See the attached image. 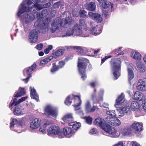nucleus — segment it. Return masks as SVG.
<instances>
[{
  "label": "nucleus",
  "instance_id": "1",
  "mask_svg": "<svg viewBox=\"0 0 146 146\" xmlns=\"http://www.w3.org/2000/svg\"><path fill=\"white\" fill-rule=\"evenodd\" d=\"M94 124L100 127L103 129L109 134V136L112 138L117 137L119 135L117 133V130L109 125L106 124L104 120L98 117L96 118L94 122Z\"/></svg>",
  "mask_w": 146,
  "mask_h": 146
},
{
  "label": "nucleus",
  "instance_id": "2",
  "mask_svg": "<svg viewBox=\"0 0 146 146\" xmlns=\"http://www.w3.org/2000/svg\"><path fill=\"white\" fill-rule=\"evenodd\" d=\"M71 22V19L68 17L62 20L58 17L51 21L50 30L51 33H54L60 26L66 27V25H70Z\"/></svg>",
  "mask_w": 146,
  "mask_h": 146
},
{
  "label": "nucleus",
  "instance_id": "3",
  "mask_svg": "<svg viewBox=\"0 0 146 146\" xmlns=\"http://www.w3.org/2000/svg\"><path fill=\"white\" fill-rule=\"evenodd\" d=\"M78 59L77 66L78 72L82 76L81 79L84 80L87 77L85 72L86 69L87 65L89 63V61L87 59L82 57H79Z\"/></svg>",
  "mask_w": 146,
  "mask_h": 146
},
{
  "label": "nucleus",
  "instance_id": "4",
  "mask_svg": "<svg viewBox=\"0 0 146 146\" xmlns=\"http://www.w3.org/2000/svg\"><path fill=\"white\" fill-rule=\"evenodd\" d=\"M112 71L115 80L117 79L120 76L121 70V61L119 58H113L110 62Z\"/></svg>",
  "mask_w": 146,
  "mask_h": 146
},
{
  "label": "nucleus",
  "instance_id": "5",
  "mask_svg": "<svg viewBox=\"0 0 146 146\" xmlns=\"http://www.w3.org/2000/svg\"><path fill=\"white\" fill-rule=\"evenodd\" d=\"M86 33V32H85V34H84V33H83L82 30L78 26L77 24H76L74 26L72 30L70 29L68 31L65 35L62 36V37L70 36L73 35L74 33H75L76 36L84 37H88L89 36V34Z\"/></svg>",
  "mask_w": 146,
  "mask_h": 146
},
{
  "label": "nucleus",
  "instance_id": "6",
  "mask_svg": "<svg viewBox=\"0 0 146 146\" xmlns=\"http://www.w3.org/2000/svg\"><path fill=\"white\" fill-rule=\"evenodd\" d=\"M72 100H74V102L77 104H74V106L75 110H78L80 109V106L82 103V101L80 97L77 95L69 96L66 98L64 101L65 104L67 105H70L72 102Z\"/></svg>",
  "mask_w": 146,
  "mask_h": 146
},
{
  "label": "nucleus",
  "instance_id": "7",
  "mask_svg": "<svg viewBox=\"0 0 146 146\" xmlns=\"http://www.w3.org/2000/svg\"><path fill=\"white\" fill-rule=\"evenodd\" d=\"M64 51V49H62L58 50L53 54V56H51L40 60L39 65L40 66L46 64L50 61L53 57L56 58L62 55Z\"/></svg>",
  "mask_w": 146,
  "mask_h": 146
},
{
  "label": "nucleus",
  "instance_id": "8",
  "mask_svg": "<svg viewBox=\"0 0 146 146\" xmlns=\"http://www.w3.org/2000/svg\"><path fill=\"white\" fill-rule=\"evenodd\" d=\"M43 8L42 5L41 4H35L32 5L31 7H25V9H20L18 15L20 16L23 13L25 12H28L32 10L33 9H34L33 10V13H35L38 10H40Z\"/></svg>",
  "mask_w": 146,
  "mask_h": 146
},
{
  "label": "nucleus",
  "instance_id": "9",
  "mask_svg": "<svg viewBox=\"0 0 146 146\" xmlns=\"http://www.w3.org/2000/svg\"><path fill=\"white\" fill-rule=\"evenodd\" d=\"M36 67V64L34 63L32 65L28 68H25L23 70V73L24 76L25 75V73H27L28 75L26 78L23 79V80L25 81V83H27L29 78L32 77V73H33Z\"/></svg>",
  "mask_w": 146,
  "mask_h": 146
},
{
  "label": "nucleus",
  "instance_id": "10",
  "mask_svg": "<svg viewBox=\"0 0 146 146\" xmlns=\"http://www.w3.org/2000/svg\"><path fill=\"white\" fill-rule=\"evenodd\" d=\"M48 134H53L58 135L59 138H61L63 137L62 130L59 127L57 126H52L48 129Z\"/></svg>",
  "mask_w": 146,
  "mask_h": 146
},
{
  "label": "nucleus",
  "instance_id": "11",
  "mask_svg": "<svg viewBox=\"0 0 146 146\" xmlns=\"http://www.w3.org/2000/svg\"><path fill=\"white\" fill-rule=\"evenodd\" d=\"M45 111L48 115L53 117H56L58 114L57 109L50 105H48L46 107Z\"/></svg>",
  "mask_w": 146,
  "mask_h": 146
},
{
  "label": "nucleus",
  "instance_id": "12",
  "mask_svg": "<svg viewBox=\"0 0 146 146\" xmlns=\"http://www.w3.org/2000/svg\"><path fill=\"white\" fill-rule=\"evenodd\" d=\"M107 123L112 125L115 126H119L121 124L120 121L117 118L108 116L105 118Z\"/></svg>",
  "mask_w": 146,
  "mask_h": 146
},
{
  "label": "nucleus",
  "instance_id": "13",
  "mask_svg": "<svg viewBox=\"0 0 146 146\" xmlns=\"http://www.w3.org/2000/svg\"><path fill=\"white\" fill-rule=\"evenodd\" d=\"M137 88L142 91L146 90V76L144 77L142 79H140L137 83Z\"/></svg>",
  "mask_w": 146,
  "mask_h": 146
},
{
  "label": "nucleus",
  "instance_id": "14",
  "mask_svg": "<svg viewBox=\"0 0 146 146\" xmlns=\"http://www.w3.org/2000/svg\"><path fill=\"white\" fill-rule=\"evenodd\" d=\"M38 33L35 29L32 31L29 34V41L31 43L36 42L38 39Z\"/></svg>",
  "mask_w": 146,
  "mask_h": 146
},
{
  "label": "nucleus",
  "instance_id": "15",
  "mask_svg": "<svg viewBox=\"0 0 146 146\" xmlns=\"http://www.w3.org/2000/svg\"><path fill=\"white\" fill-rule=\"evenodd\" d=\"M88 15L91 19L97 23H101L102 21V16L99 14L90 12L88 13Z\"/></svg>",
  "mask_w": 146,
  "mask_h": 146
},
{
  "label": "nucleus",
  "instance_id": "16",
  "mask_svg": "<svg viewBox=\"0 0 146 146\" xmlns=\"http://www.w3.org/2000/svg\"><path fill=\"white\" fill-rule=\"evenodd\" d=\"M127 70L128 72V81L130 84H131V80L133 79L134 76L133 70V64H131L127 63Z\"/></svg>",
  "mask_w": 146,
  "mask_h": 146
},
{
  "label": "nucleus",
  "instance_id": "17",
  "mask_svg": "<svg viewBox=\"0 0 146 146\" xmlns=\"http://www.w3.org/2000/svg\"><path fill=\"white\" fill-rule=\"evenodd\" d=\"M40 125V120L38 118L33 119L30 123V128L32 129L38 128Z\"/></svg>",
  "mask_w": 146,
  "mask_h": 146
},
{
  "label": "nucleus",
  "instance_id": "18",
  "mask_svg": "<svg viewBox=\"0 0 146 146\" xmlns=\"http://www.w3.org/2000/svg\"><path fill=\"white\" fill-rule=\"evenodd\" d=\"M131 128L135 131L138 132L143 130V124L138 122H135L131 125Z\"/></svg>",
  "mask_w": 146,
  "mask_h": 146
},
{
  "label": "nucleus",
  "instance_id": "19",
  "mask_svg": "<svg viewBox=\"0 0 146 146\" xmlns=\"http://www.w3.org/2000/svg\"><path fill=\"white\" fill-rule=\"evenodd\" d=\"M130 107L128 106H126L123 107L118 109L117 111L119 112L118 116H123L125 113H128L130 112Z\"/></svg>",
  "mask_w": 146,
  "mask_h": 146
},
{
  "label": "nucleus",
  "instance_id": "20",
  "mask_svg": "<svg viewBox=\"0 0 146 146\" xmlns=\"http://www.w3.org/2000/svg\"><path fill=\"white\" fill-rule=\"evenodd\" d=\"M35 18V16L33 14L31 13L29 14L27 13L25 15L24 20L25 23L28 24L33 21Z\"/></svg>",
  "mask_w": 146,
  "mask_h": 146
},
{
  "label": "nucleus",
  "instance_id": "21",
  "mask_svg": "<svg viewBox=\"0 0 146 146\" xmlns=\"http://www.w3.org/2000/svg\"><path fill=\"white\" fill-rule=\"evenodd\" d=\"M13 106H15L13 111L14 115H20L23 114V113L22 111L21 107V106L17 104L15 106H13L11 108L10 106L9 107L12 109Z\"/></svg>",
  "mask_w": 146,
  "mask_h": 146
},
{
  "label": "nucleus",
  "instance_id": "22",
  "mask_svg": "<svg viewBox=\"0 0 146 146\" xmlns=\"http://www.w3.org/2000/svg\"><path fill=\"white\" fill-rule=\"evenodd\" d=\"M133 98L140 102L144 99V95L139 91H137L134 93Z\"/></svg>",
  "mask_w": 146,
  "mask_h": 146
},
{
  "label": "nucleus",
  "instance_id": "23",
  "mask_svg": "<svg viewBox=\"0 0 146 146\" xmlns=\"http://www.w3.org/2000/svg\"><path fill=\"white\" fill-rule=\"evenodd\" d=\"M33 3V2L30 0H25V1H24L23 3H21V6H20L19 7V11L17 14V16L18 17H20L21 15H20V16H19L18 15L20 9H22V10H23H23L25 9V7H27L26 6V5L29 6L31 5Z\"/></svg>",
  "mask_w": 146,
  "mask_h": 146
},
{
  "label": "nucleus",
  "instance_id": "24",
  "mask_svg": "<svg viewBox=\"0 0 146 146\" xmlns=\"http://www.w3.org/2000/svg\"><path fill=\"white\" fill-rule=\"evenodd\" d=\"M124 98V96L122 93L116 100L115 103V106L116 108H119V106H121L122 105L125 100Z\"/></svg>",
  "mask_w": 146,
  "mask_h": 146
},
{
  "label": "nucleus",
  "instance_id": "25",
  "mask_svg": "<svg viewBox=\"0 0 146 146\" xmlns=\"http://www.w3.org/2000/svg\"><path fill=\"white\" fill-rule=\"evenodd\" d=\"M30 94L32 98L35 99L37 102L39 101L38 96L34 87H30Z\"/></svg>",
  "mask_w": 146,
  "mask_h": 146
},
{
  "label": "nucleus",
  "instance_id": "26",
  "mask_svg": "<svg viewBox=\"0 0 146 146\" xmlns=\"http://www.w3.org/2000/svg\"><path fill=\"white\" fill-rule=\"evenodd\" d=\"M27 98V96L22 97L18 101L17 100V99L16 98H15L13 100L12 103L10 104L11 108L13 106H15L17 104L19 105L20 103L25 101Z\"/></svg>",
  "mask_w": 146,
  "mask_h": 146
},
{
  "label": "nucleus",
  "instance_id": "27",
  "mask_svg": "<svg viewBox=\"0 0 146 146\" xmlns=\"http://www.w3.org/2000/svg\"><path fill=\"white\" fill-rule=\"evenodd\" d=\"M91 31L92 34L95 36L100 34L102 32L101 28L97 25L95 27H92Z\"/></svg>",
  "mask_w": 146,
  "mask_h": 146
},
{
  "label": "nucleus",
  "instance_id": "28",
  "mask_svg": "<svg viewBox=\"0 0 146 146\" xmlns=\"http://www.w3.org/2000/svg\"><path fill=\"white\" fill-rule=\"evenodd\" d=\"M96 108V107L94 106L93 108H91V105L90 102L87 101L85 105V110L86 112L87 113L89 112H94Z\"/></svg>",
  "mask_w": 146,
  "mask_h": 146
},
{
  "label": "nucleus",
  "instance_id": "29",
  "mask_svg": "<svg viewBox=\"0 0 146 146\" xmlns=\"http://www.w3.org/2000/svg\"><path fill=\"white\" fill-rule=\"evenodd\" d=\"M48 23L44 22L40 25L39 31L40 33H43L47 31L48 29Z\"/></svg>",
  "mask_w": 146,
  "mask_h": 146
},
{
  "label": "nucleus",
  "instance_id": "30",
  "mask_svg": "<svg viewBox=\"0 0 146 146\" xmlns=\"http://www.w3.org/2000/svg\"><path fill=\"white\" fill-rule=\"evenodd\" d=\"M140 105L136 101H132L130 105V108L131 110L135 111L139 110L140 107Z\"/></svg>",
  "mask_w": 146,
  "mask_h": 146
},
{
  "label": "nucleus",
  "instance_id": "31",
  "mask_svg": "<svg viewBox=\"0 0 146 146\" xmlns=\"http://www.w3.org/2000/svg\"><path fill=\"white\" fill-rule=\"evenodd\" d=\"M62 120L65 122L72 121L73 120V117L72 113L66 114L62 118Z\"/></svg>",
  "mask_w": 146,
  "mask_h": 146
},
{
  "label": "nucleus",
  "instance_id": "32",
  "mask_svg": "<svg viewBox=\"0 0 146 146\" xmlns=\"http://www.w3.org/2000/svg\"><path fill=\"white\" fill-rule=\"evenodd\" d=\"M17 121L16 119H13L12 121L10 123V129L12 130L16 131L17 129L16 128L17 126Z\"/></svg>",
  "mask_w": 146,
  "mask_h": 146
},
{
  "label": "nucleus",
  "instance_id": "33",
  "mask_svg": "<svg viewBox=\"0 0 146 146\" xmlns=\"http://www.w3.org/2000/svg\"><path fill=\"white\" fill-rule=\"evenodd\" d=\"M131 55L133 59L135 60H140L141 59V55L137 52L132 51L131 53Z\"/></svg>",
  "mask_w": 146,
  "mask_h": 146
},
{
  "label": "nucleus",
  "instance_id": "34",
  "mask_svg": "<svg viewBox=\"0 0 146 146\" xmlns=\"http://www.w3.org/2000/svg\"><path fill=\"white\" fill-rule=\"evenodd\" d=\"M96 6L95 3L94 2H90L87 5L86 8V9L89 11H93L95 10L96 9Z\"/></svg>",
  "mask_w": 146,
  "mask_h": 146
},
{
  "label": "nucleus",
  "instance_id": "35",
  "mask_svg": "<svg viewBox=\"0 0 146 146\" xmlns=\"http://www.w3.org/2000/svg\"><path fill=\"white\" fill-rule=\"evenodd\" d=\"M137 66L141 73L145 72V65L141 62H138L136 64Z\"/></svg>",
  "mask_w": 146,
  "mask_h": 146
},
{
  "label": "nucleus",
  "instance_id": "36",
  "mask_svg": "<svg viewBox=\"0 0 146 146\" xmlns=\"http://www.w3.org/2000/svg\"><path fill=\"white\" fill-rule=\"evenodd\" d=\"M73 48L74 49H76L77 52L78 53V54L80 55H84V48H82L81 47L79 46H73Z\"/></svg>",
  "mask_w": 146,
  "mask_h": 146
},
{
  "label": "nucleus",
  "instance_id": "37",
  "mask_svg": "<svg viewBox=\"0 0 146 146\" xmlns=\"http://www.w3.org/2000/svg\"><path fill=\"white\" fill-rule=\"evenodd\" d=\"M109 2L107 1V0H103L102 2V6L103 8L104 9H107L111 5V7H112V5L111 3L109 4Z\"/></svg>",
  "mask_w": 146,
  "mask_h": 146
},
{
  "label": "nucleus",
  "instance_id": "38",
  "mask_svg": "<svg viewBox=\"0 0 146 146\" xmlns=\"http://www.w3.org/2000/svg\"><path fill=\"white\" fill-rule=\"evenodd\" d=\"M79 14L81 18H87L88 15L87 12L84 10H80L79 12Z\"/></svg>",
  "mask_w": 146,
  "mask_h": 146
},
{
  "label": "nucleus",
  "instance_id": "39",
  "mask_svg": "<svg viewBox=\"0 0 146 146\" xmlns=\"http://www.w3.org/2000/svg\"><path fill=\"white\" fill-rule=\"evenodd\" d=\"M131 132V129L130 127H125L122 131V133L124 135H128Z\"/></svg>",
  "mask_w": 146,
  "mask_h": 146
},
{
  "label": "nucleus",
  "instance_id": "40",
  "mask_svg": "<svg viewBox=\"0 0 146 146\" xmlns=\"http://www.w3.org/2000/svg\"><path fill=\"white\" fill-rule=\"evenodd\" d=\"M63 132L64 135H69L72 133V129L70 127H65L63 129Z\"/></svg>",
  "mask_w": 146,
  "mask_h": 146
},
{
  "label": "nucleus",
  "instance_id": "41",
  "mask_svg": "<svg viewBox=\"0 0 146 146\" xmlns=\"http://www.w3.org/2000/svg\"><path fill=\"white\" fill-rule=\"evenodd\" d=\"M52 65V68L50 71L52 73H54L55 72L58 70L59 69H60L58 65H56L55 63H53Z\"/></svg>",
  "mask_w": 146,
  "mask_h": 146
},
{
  "label": "nucleus",
  "instance_id": "42",
  "mask_svg": "<svg viewBox=\"0 0 146 146\" xmlns=\"http://www.w3.org/2000/svg\"><path fill=\"white\" fill-rule=\"evenodd\" d=\"M92 50L91 49H87L86 48H84V55H87L89 56H91L92 55V53H93L92 51Z\"/></svg>",
  "mask_w": 146,
  "mask_h": 146
},
{
  "label": "nucleus",
  "instance_id": "43",
  "mask_svg": "<svg viewBox=\"0 0 146 146\" xmlns=\"http://www.w3.org/2000/svg\"><path fill=\"white\" fill-rule=\"evenodd\" d=\"M107 114L111 116V117H115L116 114L114 110H109L107 111Z\"/></svg>",
  "mask_w": 146,
  "mask_h": 146
},
{
  "label": "nucleus",
  "instance_id": "44",
  "mask_svg": "<svg viewBox=\"0 0 146 146\" xmlns=\"http://www.w3.org/2000/svg\"><path fill=\"white\" fill-rule=\"evenodd\" d=\"M79 23L78 26L82 30V26H84L86 25L85 20L83 19H80L79 21Z\"/></svg>",
  "mask_w": 146,
  "mask_h": 146
},
{
  "label": "nucleus",
  "instance_id": "45",
  "mask_svg": "<svg viewBox=\"0 0 146 146\" xmlns=\"http://www.w3.org/2000/svg\"><path fill=\"white\" fill-rule=\"evenodd\" d=\"M104 90L103 89L100 90L98 95V98L100 101L103 100V96L104 94Z\"/></svg>",
  "mask_w": 146,
  "mask_h": 146
},
{
  "label": "nucleus",
  "instance_id": "46",
  "mask_svg": "<svg viewBox=\"0 0 146 146\" xmlns=\"http://www.w3.org/2000/svg\"><path fill=\"white\" fill-rule=\"evenodd\" d=\"M74 125L73 127V128L74 130L77 129L81 126V124L80 123L74 122Z\"/></svg>",
  "mask_w": 146,
  "mask_h": 146
},
{
  "label": "nucleus",
  "instance_id": "47",
  "mask_svg": "<svg viewBox=\"0 0 146 146\" xmlns=\"http://www.w3.org/2000/svg\"><path fill=\"white\" fill-rule=\"evenodd\" d=\"M84 119H86V123L89 124H91L92 118V117L88 116V117H85Z\"/></svg>",
  "mask_w": 146,
  "mask_h": 146
},
{
  "label": "nucleus",
  "instance_id": "48",
  "mask_svg": "<svg viewBox=\"0 0 146 146\" xmlns=\"http://www.w3.org/2000/svg\"><path fill=\"white\" fill-rule=\"evenodd\" d=\"M96 89H95L94 92L93 93L92 95V99L94 101H95L97 100V98L96 94Z\"/></svg>",
  "mask_w": 146,
  "mask_h": 146
},
{
  "label": "nucleus",
  "instance_id": "49",
  "mask_svg": "<svg viewBox=\"0 0 146 146\" xmlns=\"http://www.w3.org/2000/svg\"><path fill=\"white\" fill-rule=\"evenodd\" d=\"M41 13L43 17L46 16L48 14V11L47 9H44L41 11Z\"/></svg>",
  "mask_w": 146,
  "mask_h": 146
},
{
  "label": "nucleus",
  "instance_id": "50",
  "mask_svg": "<svg viewBox=\"0 0 146 146\" xmlns=\"http://www.w3.org/2000/svg\"><path fill=\"white\" fill-rule=\"evenodd\" d=\"M43 16L42 15L41 13L38 12L37 13L36 18L38 21H41L42 19Z\"/></svg>",
  "mask_w": 146,
  "mask_h": 146
},
{
  "label": "nucleus",
  "instance_id": "51",
  "mask_svg": "<svg viewBox=\"0 0 146 146\" xmlns=\"http://www.w3.org/2000/svg\"><path fill=\"white\" fill-rule=\"evenodd\" d=\"M142 102V106L143 109L145 110L146 111V99H144L140 103Z\"/></svg>",
  "mask_w": 146,
  "mask_h": 146
},
{
  "label": "nucleus",
  "instance_id": "52",
  "mask_svg": "<svg viewBox=\"0 0 146 146\" xmlns=\"http://www.w3.org/2000/svg\"><path fill=\"white\" fill-rule=\"evenodd\" d=\"M90 133L91 134H96L97 133V130L95 128L92 129L90 131Z\"/></svg>",
  "mask_w": 146,
  "mask_h": 146
},
{
  "label": "nucleus",
  "instance_id": "53",
  "mask_svg": "<svg viewBox=\"0 0 146 146\" xmlns=\"http://www.w3.org/2000/svg\"><path fill=\"white\" fill-rule=\"evenodd\" d=\"M65 62L64 61H61L59 62V66L60 68H62L65 64Z\"/></svg>",
  "mask_w": 146,
  "mask_h": 146
},
{
  "label": "nucleus",
  "instance_id": "54",
  "mask_svg": "<svg viewBox=\"0 0 146 146\" xmlns=\"http://www.w3.org/2000/svg\"><path fill=\"white\" fill-rule=\"evenodd\" d=\"M46 127L44 126H41L40 128V131L43 133H45L46 132Z\"/></svg>",
  "mask_w": 146,
  "mask_h": 146
},
{
  "label": "nucleus",
  "instance_id": "55",
  "mask_svg": "<svg viewBox=\"0 0 146 146\" xmlns=\"http://www.w3.org/2000/svg\"><path fill=\"white\" fill-rule=\"evenodd\" d=\"M52 123L51 121L45 120V121L44 122V124L43 126H44L45 127H46L47 126Z\"/></svg>",
  "mask_w": 146,
  "mask_h": 146
},
{
  "label": "nucleus",
  "instance_id": "56",
  "mask_svg": "<svg viewBox=\"0 0 146 146\" xmlns=\"http://www.w3.org/2000/svg\"><path fill=\"white\" fill-rule=\"evenodd\" d=\"M19 92L21 94V95L20 96H23L25 94V90L23 88H21Z\"/></svg>",
  "mask_w": 146,
  "mask_h": 146
},
{
  "label": "nucleus",
  "instance_id": "57",
  "mask_svg": "<svg viewBox=\"0 0 146 146\" xmlns=\"http://www.w3.org/2000/svg\"><path fill=\"white\" fill-rule=\"evenodd\" d=\"M60 2L55 3H54L53 6L54 8H58L60 6Z\"/></svg>",
  "mask_w": 146,
  "mask_h": 146
},
{
  "label": "nucleus",
  "instance_id": "58",
  "mask_svg": "<svg viewBox=\"0 0 146 146\" xmlns=\"http://www.w3.org/2000/svg\"><path fill=\"white\" fill-rule=\"evenodd\" d=\"M34 2L35 4H37L39 3H44L45 2V0H32Z\"/></svg>",
  "mask_w": 146,
  "mask_h": 146
},
{
  "label": "nucleus",
  "instance_id": "59",
  "mask_svg": "<svg viewBox=\"0 0 146 146\" xmlns=\"http://www.w3.org/2000/svg\"><path fill=\"white\" fill-rule=\"evenodd\" d=\"M43 47V45L42 44L40 43L36 45V47L38 50H40L42 49Z\"/></svg>",
  "mask_w": 146,
  "mask_h": 146
},
{
  "label": "nucleus",
  "instance_id": "60",
  "mask_svg": "<svg viewBox=\"0 0 146 146\" xmlns=\"http://www.w3.org/2000/svg\"><path fill=\"white\" fill-rule=\"evenodd\" d=\"M51 5V3L50 2H48L47 3L44 4L42 5L43 8H47L50 6Z\"/></svg>",
  "mask_w": 146,
  "mask_h": 146
},
{
  "label": "nucleus",
  "instance_id": "61",
  "mask_svg": "<svg viewBox=\"0 0 146 146\" xmlns=\"http://www.w3.org/2000/svg\"><path fill=\"white\" fill-rule=\"evenodd\" d=\"M17 124L19 126H22L24 125V123L23 121L21 120L17 121Z\"/></svg>",
  "mask_w": 146,
  "mask_h": 146
},
{
  "label": "nucleus",
  "instance_id": "62",
  "mask_svg": "<svg viewBox=\"0 0 146 146\" xmlns=\"http://www.w3.org/2000/svg\"><path fill=\"white\" fill-rule=\"evenodd\" d=\"M76 113L77 114L80 115H84L83 111L80 110L77 111Z\"/></svg>",
  "mask_w": 146,
  "mask_h": 146
},
{
  "label": "nucleus",
  "instance_id": "63",
  "mask_svg": "<svg viewBox=\"0 0 146 146\" xmlns=\"http://www.w3.org/2000/svg\"><path fill=\"white\" fill-rule=\"evenodd\" d=\"M132 143V146H141L139 144L135 141H133Z\"/></svg>",
  "mask_w": 146,
  "mask_h": 146
},
{
  "label": "nucleus",
  "instance_id": "64",
  "mask_svg": "<svg viewBox=\"0 0 146 146\" xmlns=\"http://www.w3.org/2000/svg\"><path fill=\"white\" fill-rule=\"evenodd\" d=\"M115 146H125L123 144V142H119L117 144H116L115 145Z\"/></svg>",
  "mask_w": 146,
  "mask_h": 146
}]
</instances>
